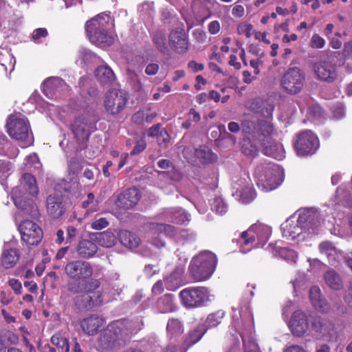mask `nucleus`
Instances as JSON below:
<instances>
[{"instance_id":"nucleus-1","label":"nucleus","mask_w":352,"mask_h":352,"mask_svg":"<svg viewBox=\"0 0 352 352\" xmlns=\"http://www.w3.org/2000/svg\"><path fill=\"white\" fill-rule=\"evenodd\" d=\"M320 225L319 214L313 209H304L300 211L297 221L287 219L281 225L283 236L287 239L294 240L307 230L309 233H314L315 229Z\"/></svg>"},{"instance_id":"nucleus-2","label":"nucleus","mask_w":352,"mask_h":352,"mask_svg":"<svg viewBox=\"0 0 352 352\" xmlns=\"http://www.w3.org/2000/svg\"><path fill=\"white\" fill-rule=\"evenodd\" d=\"M21 187H15L12 191V198L17 208L20 209L25 214L37 218L39 212L38 207L32 200L28 199L22 192V187L32 195H36L38 188L36 179L29 173H25L21 179Z\"/></svg>"},{"instance_id":"nucleus-3","label":"nucleus","mask_w":352,"mask_h":352,"mask_svg":"<svg viewBox=\"0 0 352 352\" xmlns=\"http://www.w3.org/2000/svg\"><path fill=\"white\" fill-rule=\"evenodd\" d=\"M110 21L109 14L102 12L86 22L87 36L91 43L101 47L109 46L113 43V37L108 32Z\"/></svg>"},{"instance_id":"nucleus-4","label":"nucleus","mask_w":352,"mask_h":352,"mask_svg":"<svg viewBox=\"0 0 352 352\" xmlns=\"http://www.w3.org/2000/svg\"><path fill=\"white\" fill-rule=\"evenodd\" d=\"M131 332L129 322L116 321L109 324L100 336L98 347L102 351L117 349L124 344Z\"/></svg>"},{"instance_id":"nucleus-5","label":"nucleus","mask_w":352,"mask_h":352,"mask_svg":"<svg viewBox=\"0 0 352 352\" xmlns=\"http://www.w3.org/2000/svg\"><path fill=\"white\" fill-rule=\"evenodd\" d=\"M232 326L240 334L245 352H261L257 344L254 340H248V336L251 333L253 327L252 314L248 308L233 310Z\"/></svg>"},{"instance_id":"nucleus-6","label":"nucleus","mask_w":352,"mask_h":352,"mask_svg":"<svg viewBox=\"0 0 352 352\" xmlns=\"http://www.w3.org/2000/svg\"><path fill=\"white\" fill-rule=\"evenodd\" d=\"M256 184L264 191H271L279 186L283 180V170L274 163H267L256 167Z\"/></svg>"},{"instance_id":"nucleus-7","label":"nucleus","mask_w":352,"mask_h":352,"mask_svg":"<svg viewBox=\"0 0 352 352\" xmlns=\"http://www.w3.org/2000/svg\"><path fill=\"white\" fill-rule=\"evenodd\" d=\"M217 263V258L214 254L207 250L203 251L192 258L189 270L195 280H206L213 274Z\"/></svg>"},{"instance_id":"nucleus-8","label":"nucleus","mask_w":352,"mask_h":352,"mask_svg":"<svg viewBox=\"0 0 352 352\" xmlns=\"http://www.w3.org/2000/svg\"><path fill=\"white\" fill-rule=\"evenodd\" d=\"M270 234L271 229L267 226L261 224L252 226L247 231L241 234V251L246 253L254 247H263Z\"/></svg>"},{"instance_id":"nucleus-9","label":"nucleus","mask_w":352,"mask_h":352,"mask_svg":"<svg viewBox=\"0 0 352 352\" xmlns=\"http://www.w3.org/2000/svg\"><path fill=\"white\" fill-rule=\"evenodd\" d=\"M182 305L187 309H195L205 306L213 300L214 296L205 287H188L179 294Z\"/></svg>"},{"instance_id":"nucleus-10","label":"nucleus","mask_w":352,"mask_h":352,"mask_svg":"<svg viewBox=\"0 0 352 352\" xmlns=\"http://www.w3.org/2000/svg\"><path fill=\"white\" fill-rule=\"evenodd\" d=\"M6 126L8 133L12 138L26 143L24 146L32 143V137L30 133L29 122L21 114L10 116Z\"/></svg>"},{"instance_id":"nucleus-11","label":"nucleus","mask_w":352,"mask_h":352,"mask_svg":"<svg viewBox=\"0 0 352 352\" xmlns=\"http://www.w3.org/2000/svg\"><path fill=\"white\" fill-rule=\"evenodd\" d=\"M305 80V73L298 67L289 69L281 78L280 85L289 94H297L302 90Z\"/></svg>"},{"instance_id":"nucleus-12","label":"nucleus","mask_w":352,"mask_h":352,"mask_svg":"<svg viewBox=\"0 0 352 352\" xmlns=\"http://www.w3.org/2000/svg\"><path fill=\"white\" fill-rule=\"evenodd\" d=\"M99 286L100 283L98 280H91L87 282L85 293L76 299V303L80 307L87 309L101 305L103 298L102 292L97 290Z\"/></svg>"},{"instance_id":"nucleus-13","label":"nucleus","mask_w":352,"mask_h":352,"mask_svg":"<svg viewBox=\"0 0 352 352\" xmlns=\"http://www.w3.org/2000/svg\"><path fill=\"white\" fill-rule=\"evenodd\" d=\"M294 147L298 155H312L319 148V140L311 131L307 130L298 135Z\"/></svg>"},{"instance_id":"nucleus-14","label":"nucleus","mask_w":352,"mask_h":352,"mask_svg":"<svg viewBox=\"0 0 352 352\" xmlns=\"http://www.w3.org/2000/svg\"><path fill=\"white\" fill-rule=\"evenodd\" d=\"M21 240L27 245H37L43 238L42 229L34 222L29 220L22 221L19 227Z\"/></svg>"},{"instance_id":"nucleus-15","label":"nucleus","mask_w":352,"mask_h":352,"mask_svg":"<svg viewBox=\"0 0 352 352\" xmlns=\"http://www.w3.org/2000/svg\"><path fill=\"white\" fill-rule=\"evenodd\" d=\"M127 100V95L124 91L114 89L107 94L104 108L109 113L116 115L124 109Z\"/></svg>"},{"instance_id":"nucleus-16","label":"nucleus","mask_w":352,"mask_h":352,"mask_svg":"<svg viewBox=\"0 0 352 352\" xmlns=\"http://www.w3.org/2000/svg\"><path fill=\"white\" fill-rule=\"evenodd\" d=\"M94 127V122L87 113L78 116L72 124L74 134L78 141L82 142L88 139Z\"/></svg>"},{"instance_id":"nucleus-17","label":"nucleus","mask_w":352,"mask_h":352,"mask_svg":"<svg viewBox=\"0 0 352 352\" xmlns=\"http://www.w3.org/2000/svg\"><path fill=\"white\" fill-rule=\"evenodd\" d=\"M65 273L74 280H86L93 274V269L89 263L80 260L68 263L65 267Z\"/></svg>"},{"instance_id":"nucleus-18","label":"nucleus","mask_w":352,"mask_h":352,"mask_svg":"<svg viewBox=\"0 0 352 352\" xmlns=\"http://www.w3.org/2000/svg\"><path fill=\"white\" fill-rule=\"evenodd\" d=\"M314 72L318 80L327 82H333L338 76L336 65L330 58L315 63Z\"/></svg>"},{"instance_id":"nucleus-19","label":"nucleus","mask_w":352,"mask_h":352,"mask_svg":"<svg viewBox=\"0 0 352 352\" xmlns=\"http://www.w3.org/2000/svg\"><path fill=\"white\" fill-rule=\"evenodd\" d=\"M312 329L318 336L331 342L336 339L337 333L333 322L323 318H316L312 322Z\"/></svg>"},{"instance_id":"nucleus-20","label":"nucleus","mask_w":352,"mask_h":352,"mask_svg":"<svg viewBox=\"0 0 352 352\" xmlns=\"http://www.w3.org/2000/svg\"><path fill=\"white\" fill-rule=\"evenodd\" d=\"M168 43L170 48L177 53H185L189 47L185 30L181 28L172 30L169 34Z\"/></svg>"},{"instance_id":"nucleus-21","label":"nucleus","mask_w":352,"mask_h":352,"mask_svg":"<svg viewBox=\"0 0 352 352\" xmlns=\"http://www.w3.org/2000/svg\"><path fill=\"white\" fill-rule=\"evenodd\" d=\"M289 329L296 336H302L307 331L309 322L307 315L302 311H296L291 318Z\"/></svg>"},{"instance_id":"nucleus-22","label":"nucleus","mask_w":352,"mask_h":352,"mask_svg":"<svg viewBox=\"0 0 352 352\" xmlns=\"http://www.w3.org/2000/svg\"><path fill=\"white\" fill-rule=\"evenodd\" d=\"M140 199V194L137 188H129L118 195L116 205L121 209H130L138 204Z\"/></svg>"},{"instance_id":"nucleus-23","label":"nucleus","mask_w":352,"mask_h":352,"mask_svg":"<svg viewBox=\"0 0 352 352\" xmlns=\"http://www.w3.org/2000/svg\"><path fill=\"white\" fill-rule=\"evenodd\" d=\"M156 307L162 314L171 313L178 309L176 298L172 294H166L159 298L156 302Z\"/></svg>"},{"instance_id":"nucleus-24","label":"nucleus","mask_w":352,"mask_h":352,"mask_svg":"<svg viewBox=\"0 0 352 352\" xmlns=\"http://www.w3.org/2000/svg\"><path fill=\"white\" fill-rule=\"evenodd\" d=\"M95 242L92 239L80 241L76 248L78 256L82 258L93 257L98 251V246Z\"/></svg>"},{"instance_id":"nucleus-25","label":"nucleus","mask_w":352,"mask_h":352,"mask_svg":"<svg viewBox=\"0 0 352 352\" xmlns=\"http://www.w3.org/2000/svg\"><path fill=\"white\" fill-rule=\"evenodd\" d=\"M103 319L97 316H91L84 318L80 323V327L85 333L93 336L97 333L99 329L103 324Z\"/></svg>"},{"instance_id":"nucleus-26","label":"nucleus","mask_w":352,"mask_h":352,"mask_svg":"<svg viewBox=\"0 0 352 352\" xmlns=\"http://www.w3.org/2000/svg\"><path fill=\"white\" fill-rule=\"evenodd\" d=\"M309 297L313 306L319 311L326 312L329 309V305L322 296L318 287L313 286L311 287Z\"/></svg>"},{"instance_id":"nucleus-27","label":"nucleus","mask_w":352,"mask_h":352,"mask_svg":"<svg viewBox=\"0 0 352 352\" xmlns=\"http://www.w3.org/2000/svg\"><path fill=\"white\" fill-rule=\"evenodd\" d=\"M47 209L53 218H58L63 213L62 199L58 195H50L47 199Z\"/></svg>"},{"instance_id":"nucleus-28","label":"nucleus","mask_w":352,"mask_h":352,"mask_svg":"<svg viewBox=\"0 0 352 352\" xmlns=\"http://www.w3.org/2000/svg\"><path fill=\"white\" fill-rule=\"evenodd\" d=\"M91 239L102 247L109 248L117 243V236L111 231H105L91 234Z\"/></svg>"},{"instance_id":"nucleus-29","label":"nucleus","mask_w":352,"mask_h":352,"mask_svg":"<svg viewBox=\"0 0 352 352\" xmlns=\"http://www.w3.org/2000/svg\"><path fill=\"white\" fill-rule=\"evenodd\" d=\"M184 323L178 318H170L166 324V335L169 339H178L184 333Z\"/></svg>"},{"instance_id":"nucleus-30","label":"nucleus","mask_w":352,"mask_h":352,"mask_svg":"<svg viewBox=\"0 0 352 352\" xmlns=\"http://www.w3.org/2000/svg\"><path fill=\"white\" fill-rule=\"evenodd\" d=\"M250 108L254 112L264 117H270L274 111V106L262 98H255L252 100Z\"/></svg>"},{"instance_id":"nucleus-31","label":"nucleus","mask_w":352,"mask_h":352,"mask_svg":"<svg viewBox=\"0 0 352 352\" xmlns=\"http://www.w3.org/2000/svg\"><path fill=\"white\" fill-rule=\"evenodd\" d=\"M95 75L98 80L103 85H111L116 80L113 70L107 65L98 67L95 71Z\"/></svg>"},{"instance_id":"nucleus-32","label":"nucleus","mask_w":352,"mask_h":352,"mask_svg":"<svg viewBox=\"0 0 352 352\" xmlns=\"http://www.w3.org/2000/svg\"><path fill=\"white\" fill-rule=\"evenodd\" d=\"M63 81L58 77L46 79L41 85L43 94L48 98H53L54 92L63 85Z\"/></svg>"},{"instance_id":"nucleus-33","label":"nucleus","mask_w":352,"mask_h":352,"mask_svg":"<svg viewBox=\"0 0 352 352\" xmlns=\"http://www.w3.org/2000/svg\"><path fill=\"white\" fill-rule=\"evenodd\" d=\"M195 158L201 163H212L217 160V156L206 146H200L194 151Z\"/></svg>"},{"instance_id":"nucleus-34","label":"nucleus","mask_w":352,"mask_h":352,"mask_svg":"<svg viewBox=\"0 0 352 352\" xmlns=\"http://www.w3.org/2000/svg\"><path fill=\"white\" fill-rule=\"evenodd\" d=\"M20 257L19 251L16 248L6 249L1 255V263L7 269L14 267Z\"/></svg>"},{"instance_id":"nucleus-35","label":"nucleus","mask_w":352,"mask_h":352,"mask_svg":"<svg viewBox=\"0 0 352 352\" xmlns=\"http://www.w3.org/2000/svg\"><path fill=\"white\" fill-rule=\"evenodd\" d=\"M234 195L239 198V201L242 203L248 204L256 197V193L252 184H247V185L241 188H236Z\"/></svg>"},{"instance_id":"nucleus-36","label":"nucleus","mask_w":352,"mask_h":352,"mask_svg":"<svg viewBox=\"0 0 352 352\" xmlns=\"http://www.w3.org/2000/svg\"><path fill=\"white\" fill-rule=\"evenodd\" d=\"M324 280L328 287L334 290L343 287V282L340 276L334 270L327 271L324 274Z\"/></svg>"},{"instance_id":"nucleus-37","label":"nucleus","mask_w":352,"mask_h":352,"mask_svg":"<svg viewBox=\"0 0 352 352\" xmlns=\"http://www.w3.org/2000/svg\"><path fill=\"white\" fill-rule=\"evenodd\" d=\"M156 116L157 113L151 111L149 107H144L133 115L132 121L137 124H143L145 122H151Z\"/></svg>"},{"instance_id":"nucleus-38","label":"nucleus","mask_w":352,"mask_h":352,"mask_svg":"<svg viewBox=\"0 0 352 352\" xmlns=\"http://www.w3.org/2000/svg\"><path fill=\"white\" fill-rule=\"evenodd\" d=\"M118 239L123 245L130 249L137 248L140 242L139 237L127 230L120 231L118 234Z\"/></svg>"},{"instance_id":"nucleus-39","label":"nucleus","mask_w":352,"mask_h":352,"mask_svg":"<svg viewBox=\"0 0 352 352\" xmlns=\"http://www.w3.org/2000/svg\"><path fill=\"white\" fill-rule=\"evenodd\" d=\"M166 212V215L175 223L185 224L190 221V214L180 208H169Z\"/></svg>"},{"instance_id":"nucleus-40","label":"nucleus","mask_w":352,"mask_h":352,"mask_svg":"<svg viewBox=\"0 0 352 352\" xmlns=\"http://www.w3.org/2000/svg\"><path fill=\"white\" fill-rule=\"evenodd\" d=\"M319 250L321 253L324 254L327 256L329 263L331 265H334L339 259L340 254L333 243L329 241L321 243L319 245Z\"/></svg>"},{"instance_id":"nucleus-41","label":"nucleus","mask_w":352,"mask_h":352,"mask_svg":"<svg viewBox=\"0 0 352 352\" xmlns=\"http://www.w3.org/2000/svg\"><path fill=\"white\" fill-rule=\"evenodd\" d=\"M264 155L272 157L276 160H281L285 157L283 145L278 142H271L265 146L263 150Z\"/></svg>"},{"instance_id":"nucleus-42","label":"nucleus","mask_w":352,"mask_h":352,"mask_svg":"<svg viewBox=\"0 0 352 352\" xmlns=\"http://www.w3.org/2000/svg\"><path fill=\"white\" fill-rule=\"evenodd\" d=\"M241 126L243 133L250 135L254 139H259L258 122L245 118L241 122Z\"/></svg>"},{"instance_id":"nucleus-43","label":"nucleus","mask_w":352,"mask_h":352,"mask_svg":"<svg viewBox=\"0 0 352 352\" xmlns=\"http://www.w3.org/2000/svg\"><path fill=\"white\" fill-rule=\"evenodd\" d=\"M150 230H151L153 234H160L161 236H172L175 234V228L168 224L153 223L150 225Z\"/></svg>"},{"instance_id":"nucleus-44","label":"nucleus","mask_w":352,"mask_h":352,"mask_svg":"<svg viewBox=\"0 0 352 352\" xmlns=\"http://www.w3.org/2000/svg\"><path fill=\"white\" fill-rule=\"evenodd\" d=\"M224 315L225 313L222 310H219L214 313L209 314L206 320V328H212L217 327L221 322Z\"/></svg>"},{"instance_id":"nucleus-45","label":"nucleus","mask_w":352,"mask_h":352,"mask_svg":"<svg viewBox=\"0 0 352 352\" xmlns=\"http://www.w3.org/2000/svg\"><path fill=\"white\" fill-rule=\"evenodd\" d=\"M153 41L157 48L163 54L168 52V47L166 45V35L162 32H156L153 37Z\"/></svg>"},{"instance_id":"nucleus-46","label":"nucleus","mask_w":352,"mask_h":352,"mask_svg":"<svg viewBox=\"0 0 352 352\" xmlns=\"http://www.w3.org/2000/svg\"><path fill=\"white\" fill-rule=\"evenodd\" d=\"M207 329L204 324L198 325L194 330L189 333L188 340L189 344L197 343L206 332Z\"/></svg>"},{"instance_id":"nucleus-47","label":"nucleus","mask_w":352,"mask_h":352,"mask_svg":"<svg viewBox=\"0 0 352 352\" xmlns=\"http://www.w3.org/2000/svg\"><path fill=\"white\" fill-rule=\"evenodd\" d=\"M52 343L63 352H69V345L68 340L60 334H55L51 338Z\"/></svg>"},{"instance_id":"nucleus-48","label":"nucleus","mask_w":352,"mask_h":352,"mask_svg":"<svg viewBox=\"0 0 352 352\" xmlns=\"http://www.w3.org/2000/svg\"><path fill=\"white\" fill-rule=\"evenodd\" d=\"M86 280H74L69 282L67 285V289L69 292L74 294H78L82 292L87 287V283Z\"/></svg>"},{"instance_id":"nucleus-49","label":"nucleus","mask_w":352,"mask_h":352,"mask_svg":"<svg viewBox=\"0 0 352 352\" xmlns=\"http://www.w3.org/2000/svg\"><path fill=\"white\" fill-rule=\"evenodd\" d=\"M258 130L259 131V135L268 136L272 134L274 131V127L272 123L266 120H259L258 122Z\"/></svg>"},{"instance_id":"nucleus-50","label":"nucleus","mask_w":352,"mask_h":352,"mask_svg":"<svg viewBox=\"0 0 352 352\" xmlns=\"http://www.w3.org/2000/svg\"><path fill=\"white\" fill-rule=\"evenodd\" d=\"M95 206V196L93 193L90 192L87 195V200H85L82 203V208L87 209L84 214V217H87L90 212L96 211V208H93Z\"/></svg>"},{"instance_id":"nucleus-51","label":"nucleus","mask_w":352,"mask_h":352,"mask_svg":"<svg viewBox=\"0 0 352 352\" xmlns=\"http://www.w3.org/2000/svg\"><path fill=\"white\" fill-rule=\"evenodd\" d=\"M241 151L248 156L255 157L258 155L257 148L249 140H245L241 146Z\"/></svg>"},{"instance_id":"nucleus-52","label":"nucleus","mask_w":352,"mask_h":352,"mask_svg":"<svg viewBox=\"0 0 352 352\" xmlns=\"http://www.w3.org/2000/svg\"><path fill=\"white\" fill-rule=\"evenodd\" d=\"M94 55L88 50L81 48L78 52V59L76 60V63H79L80 65L89 63L91 60Z\"/></svg>"},{"instance_id":"nucleus-53","label":"nucleus","mask_w":352,"mask_h":352,"mask_svg":"<svg viewBox=\"0 0 352 352\" xmlns=\"http://www.w3.org/2000/svg\"><path fill=\"white\" fill-rule=\"evenodd\" d=\"M9 146L8 141L2 132L0 131V155H6L10 157L16 155L15 153H11L6 148Z\"/></svg>"},{"instance_id":"nucleus-54","label":"nucleus","mask_w":352,"mask_h":352,"mask_svg":"<svg viewBox=\"0 0 352 352\" xmlns=\"http://www.w3.org/2000/svg\"><path fill=\"white\" fill-rule=\"evenodd\" d=\"M212 208L220 214H223L227 211V206L221 197H216L214 199Z\"/></svg>"},{"instance_id":"nucleus-55","label":"nucleus","mask_w":352,"mask_h":352,"mask_svg":"<svg viewBox=\"0 0 352 352\" xmlns=\"http://www.w3.org/2000/svg\"><path fill=\"white\" fill-rule=\"evenodd\" d=\"M138 11L142 16H152L154 13L153 3H143L138 7Z\"/></svg>"},{"instance_id":"nucleus-56","label":"nucleus","mask_w":352,"mask_h":352,"mask_svg":"<svg viewBox=\"0 0 352 352\" xmlns=\"http://www.w3.org/2000/svg\"><path fill=\"white\" fill-rule=\"evenodd\" d=\"M157 141L159 146L166 147L170 141V135L164 129L160 130V133L157 136Z\"/></svg>"},{"instance_id":"nucleus-57","label":"nucleus","mask_w":352,"mask_h":352,"mask_svg":"<svg viewBox=\"0 0 352 352\" xmlns=\"http://www.w3.org/2000/svg\"><path fill=\"white\" fill-rule=\"evenodd\" d=\"M325 41L317 34H314L310 41V46L312 48L320 49L324 46Z\"/></svg>"},{"instance_id":"nucleus-58","label":"nucleus","mask_w":352,"mask_h":352,"mask_svg":"<svg viewBox=\"0 0 352 352\" xmlns=\"http://www.w3.org/2000/svg\"><path fill=\"white\" fill-rule=\"evenodd\" d=\"M252 25L251 24L242 23L237 27V31L239 34L245 35L249 38L252 35Z\"/></svg>"},{"instance_id":"nucleus-59","label":"nucleus","mask_w":352,"mask_h":352,"mask_svg":"<svg viewBox=\"0 0 352 352\" xmlns=\"http://www.w3.org/2000/svg\"><path fill=\"white\" fill-rule=\"evenodd\" d=\"M109 225V221L104 217H100L94 221L91 224V228L94 230H100Z\"/></svg>"},{"instance_id":"nucleus-60","label":"nucleus","mask_w":352,"mask_h":352,"mask_svg":"<svg viewBox=\"0 0 352 352\" xmlns=\"http://www.w3.org/2000/svg\"><path fill=\"white\" fill-rule=\"evenodd\" d=\"M48 32L45 28H37L34 30L32 34V38L35 42H39L40 39L47 37Z\"/></svg>"},{"instance_id":"nucleus-61","label":"nucleus","mask_w":352,"mask_h":352,"mask_svg":"<svg viewBox=\"0 0 352 352\" xmlns=\"http://www.w3.org/2000/svg\"><path fill=\"white\" fill-rule=\"evenodd\" d=\"M281 254L285 259L292 263H296L298 258L297 253L292 250L284 249L282 250Z\"/></svg>"},{"instance_id":"nucleus-62","label":"nucleus","mask_w":352,"mask_h":352,"mask_svg":"<svg viewBox=\"0 0 352 352\" xmlns=\"http://www.w3.org/2000/svg\"><path fill=\"white\" fill-rule=\"evenodd\" d=\"M192 36L197 42L204 43L207 39L206 32L201 29H196L192 32Z\"/></svg>"},{"instance_id":"nucleus-63","label":"nucleus","mask_w":352,"mask_h":352,"mask_svg":"<svg viewBox=\"0 0 352 352\" xmlns=\"http://www.w3.org/2000/svg\"><path fill=\"white\" fill-rule=\"evenodd\" d=\"M309 114L314 118L318 119L322 116V110L318 104H314L309 108Z\"/></svg>"},{"instance_id":"nucleus-64","label":"nucleus","mask_w":352,"mask_h":352,"mask_svg":"<svg viewBox=\"0 0 352 352\" xmlns=\"http://www.w3.org/2000/svg\"><path fill=\"white\" fill-rule=\"evenodd\" d=\"M146 146V143L144 139H140L137 142L133 149L131 151V155H137L142 152Z\"/></svg>"}]
</instances>
